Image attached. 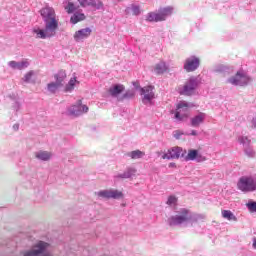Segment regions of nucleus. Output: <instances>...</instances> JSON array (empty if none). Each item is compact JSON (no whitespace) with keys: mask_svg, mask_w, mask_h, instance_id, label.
I'll use <instances>...</instances> for the list:
<instances>
[{"mask_svg":"<svg viewBox=\"0 0 256 256\" xmlns=\"http://www.w3.org/2000/svg\"><path fill=\"white\" fill-rule=\"evenodd\" d=\"M40 15L45 23V29H34L38 39H47L49 37H55L57 29H59V20L53 7L46 6L40 10Z\"/></svg>","mask_w":256,"mask_h":256,"instance_id":"1","label":"nucleus"},{"mask_svg":"<svg viewBox=\"0 0 256 256\" xmlns=\"http://www.w3.org/2000/svg\"><path fill=\"white\" fill-rule=\"evenodd\" d=\"M237 187L243 193L256 191V179L251 176H242L238 180Z\"/></svg>","mask_w":256,"mask_h":256,"instance_id":"2","label":"nucleus"},{"mask_svg":"<svg viewBox=\"0 0 256 256\" xmlns=\"http://www.w3.org/2000/svg\"><path fill=\"white\" fill-rule=\"evenodd\" d=\"M169 15H173V7L162 8L158 13L150 12L146 20L151 23H159V21H165Z\"/></svg>","mask_w":256,"mask_h":256,"instance_id":"3","label":"nucleus"},{"mask_svg":"<svg viewBox=\"0 0 256 256\" xmlns=\"http://www.w3.org/2000/svg\"><path fill=\"white\" fill-rule=\"evenodd\" d=\"M191 217H189V209L181 208L179 215L172 216L168 219V223L171 227L175 225H182V223H187Z\"/></svg>","mask_w":256,"mask_h":256,"instance_id":"4","label":"nucleus"},{"mask_svg":"<svg viewBox=\"0 0 256 256\" xmlns=\"http://www.w3.org/2000/svg\"><path fill=\"white\" fill-rule=\"evenodd\" d=\"M189 103L187 102H180L177 105L176 113H175V119L177 121H185V119L189 118Z\"/></svg>","mask_w":256,"mask_h":256,"instance_id":"5","label":"nucleus"},{"mask_svg":"<svg viewBox=\"0 0 256 256\" xmlns=\"http://www.w3.org/2000/svg\"><path fill=\"white\" fill-rule=\"evenodd\" d=\"M47 247H49L48 243L40 241L34 246L32 251L24 253V256H49V253L45 252Z\"/></svg>","mask_w":256,"mask_h":256,"instance_id":"6","label":"nucleus"},{"mask_svg":"<svg viewBox=\"0 0 256 256\" xmlns=\"http://www.w3.org/2000/svg\"><path fill=\"white\" fill-rule=\"evenodd\" d=\"M88 111L89 107H87V105H83L82 100H78L75 105H72L68 109V113L72 117H79V115H83V113H87Z\"/></svg>","mask_w":256,"mask_h":256,"instance_id":"7","label":"nucleus"},{"mask_svg":"<svg viewBox=\"0 0 256 256\" xmlns=\"http://www.w3.org/2000/svg\"><path fill=\"white\" fill-rule=\"evenodd\" d=\"M182 155L183 148L177 146L168 150L167 153L158 152V156L161 157V159H179Z\"/></svg>","mask_w":256,"mask_h":256,"instance_id":"8","label":"nucleus"},{"mask_svg":"<svg viewBox=\"0 0 256 256\" xmlns=\"http://www.w3.org/2000/svg\"><path fill=\"white\" fill-rule=\"evenodd\" d=\"M251 81L245 73L237 72L236 75L229 79V83L232 85H239L240 87H245V85H249Z\"/></svg>","mask_w":256,"mask_h":256,"instance_id":"9","label":"nucleus"},{"mask_svg":"<svg viewBox=\"0 0 256 256\" xmlns=\"http://www.w3.org/2000/svg\"><path fill=\"white\" fill-rule=\"evenodd\" d=\"M153 86H145L140 89V95H143V103H151L155 99V92H153Z\"/></svg>","mask_w":256,"mask_h":256,"instance_id":"10","label":"nucleus"},{"mask_svg":"<svg viewBox=\"0 0 256 256\" xmlns=\"http://www.w3.org/2000/svg\"><path fill=\"white\" fill-rule=\"evenodd\" d=\"M97 195L104 199H121V197H123V192L117 190H103L98 192Z\"/></svg>","mask_w":256,"mask_h":256,"instance_id":"11","label":"nucleus"},{"mask_svg":"<svg viewBox=\"0 0 256 256\" xmlns=\"http://www.w3.org/2000/svg\"><path fill=\"white\" fill-rule=\"evenodd\" d=\"M200 65L199 58L191 57L187 58L184 64V69L187 73H191V71H195Z\"/></svg>","mask_w":256,"mask_h":256,"instance_id":"12","label":"nucleus"},{"mask_svg":"<svg viewBox=\"0 0 256 256\" xmlns=\"http://www.w3.org/2000/svg\"><path fill=\"white\" fill-rule=\"evenodd\" d=\"M196 87L197 81H195V79H190L188 82H186L183 89L180 90V95H193Z\"/></svg>","mask_w":256,"mask_h":256,"instance_id":"13","label":"nucleus"},{"mask_svg":"<svg viewBox=\"0 0 256 256\" xmlns=\"http://www.w3.org/2000/svg\"><path fill=\"white\" fill-rule=\"evenodd\" d=\"M91 33H93V30H91L89 27L80 29L75 32L74 39L75 41H83V39L91 37Z\"/></svg>","mask_w":256,"mask_h":256,"instance_id":"14","label":"nucleus"},{"mask_svg":"<svg viewBox=\"0 0 256 256\" xmlns=\"http://www.w3.org/2000/svg\"><path fill=\"white\" fill-rule=\"evenodd\" d=\"M195 159L197 161H206L207 158H205V156L201 155V153H199V150H195V149H190L188 150V154L186 156V161H195Z\"/></svg>","mask_w":256,"mask_h":256,"instance_id":"15","label":"nucleus"},{"mask_svg":"<svg viewBox=\"0 0 256 256\" xmlns=\"http://www.w3.org/2000/svg\"><path fill=\"white\" fill-rule=\"evenodd\" d=\"M81 7H95L96 9H101L103 7V2L100 0H78Z\"/></svg>","mask_w":256,"mask_h":256,"instance_id":"16","label":"nucleus"},{"mask_svg":"<svg viewBox=\"0 0 256 256\" xmlns=\"http://www.w3.org/2000/svg\"><path fill=\"white\" fill-rule=\"evenodd\" d=\"M8 65L12 68V69H18L19 71H21L22 69H27V67H29V61L27 60H23L21 62H17V61H10L8 63Z\"/></svg>","mask_w":256,"mask_h":256,"instance_id":"17","label":"nucleus"},{"mask_svg":"<svg viewBox=\"0 0 256 256\" xmlns=\"http://www.w3.org/2000/svg\"><path fill=\"white\" fill-rule=\"evenodd\" d=\"M204 121H205V114L200 113L191 119V125L192 127H199V125H201V123H203Z\"/></svg>","mask_w":256,"mask_h":256,"instance_id":"18","label":"nucleus"},{"mask_svg":"<svg viewBox=\"0 0 256 256\" xmlns=\"http://www.w3.org/2000/svg\"><path fill=\"white\" fill-rule=\"evenodd\" d=\"M123 91H125V86L121 84H117L109 89V93L112 95V97H117V95H120V93H123Z\"/></svg>","mask_w":256,"mask_h":256,"instance_id":"19","label":"nucleus"},{"mask_svg":"<svg viewBox=\"0 0 256 256\" xmlns=\"http://www.w3.org/2000/svg\"><path fill=\"white\" fill-rule=\"evenodd\" d=\"M47 87H48V91H50V93H57V91H59V89H61V87H63V83L51 82L47 85Z\"/></svg>","mask_w":256,"mask_h":256,"instance_id":"20","label":"nucleus"},{"mask_svg":"<svg viewBox=\"0 0 256 256\" xmlns=\"http://www.w3.org/2000/svg\"><path fill=\"white\" fill-rule=\"evenodd\" d=\"M56 83H63L67 79V73L64 70H60L57 74L54 75Z\"/></svg>","mask_w":256,"mask_h":256,"instance_id":"21","label":"nucleus"},{"mask_svg":"<svg viewBox=\"0 0 256 256\" xmlns=\"http://www.w3.org/2000/svg\"><path fill=\"white\" fill-rule=\"evenodd\" d=\"M36 158L41 159V161H49V159H51V153L47 151H40L36 153Z\"/></svg>","mask_w":256,"mask_h":256,"instance_id":"22","label":"nucleus"},{"mask_svg":"<svg viewBox=\"0 0 256 256\" xmlns=\"http://www.w3.org/2000/svg\"><path fill=\"white\" fill-rule=\"evenodd\" d=\"M222 217L228 221H237V217L230 210H223Z\"/></svg>","mask_w":256,"mask_h":256,"instance_id":"23","label":"nucleus"},{"mask_svg":"<svg viewBox=\"0 0 256 256\" xmlns=\"http://www.w3.org/2000/svg\"><path fill=\"white\" fill-rule=\"evenodd\" d=\"M71 23H73V25L79 23V21H85V14L80 13V14H74L71 18H70Z\"/></svg>","mask_w":256,"mask_h":256,"instance_id":"24","label":"nucleus"},{"mask_svg":"<svg viewBox=\"0 0 256 256\" xmlns=\"http://www.w3.org/2000/svg\"><path fill=\"white\" fill-rule=\"evenodd\" d=\"M78 83L79 84V81H77V78L74 77V78H71L68 82V84L66 85L65 87V92H69V91H73V89H75V84Z\"/></svg>","mask_w":256,"mask_h":256,"instance_id":"25","label":"nucleus"},{"mask_svg":"<svg viewBox=\"0 0 256 256\" xmlns=\"http://www.w3.org/2000/svg\"><path fill=\"white\" fill-rule=\"evenodd\" d=\"M131 159H141L142 157H145V152L141 150H134L128 154Z\"/></svg>","mask_w":256,"mask_h":256,"instance_id":"26","label":"nucleus"},{"mask_svg":"<svg viewBox=\"0 0 256 256\" xmlns=\"http://www.w3.org/2000/svg\"><path fill=\"white\" fill-rule=\"evenodd\" d=\"M155 71L158 74L165 73V71H167V65L164 62H160L156 65Z\"/></svg>","mask_w":256,"mask_h":256,"instance_id":"27","label":"nucleus"},{"mask_svg":"<svg viewBox=\"0 0 256 256\" xmlns=\"http://www.w3.org/2000/svg\"><path fill=\"white\" fill-rule=\"evenodd\" d=\"M135 173H137V171L135 169H129L128 171H126L122 175H120V177L122 179H129V178L133 177V175Z\"/></svg>","mask_w":256,"mask_h":256,"instance_id":"28","label":"nucleus"},{"mask_svg":"<svg viewBox=\"0 0 256 256\" xmlns=\"http://www.w3.org/2000/svg\"><path fill=\"white\" fill-rule=\"evenodd\" d=\"M65 10L67 13H75L77 11V7H75V4L73 2H69L68 5L65 7Z\"/></svg>","mask_w":256,"mask_h":256,"instance_id":"29","label":"nucleus"},{"mask_svg":"<svg viewBox=\"0 0 256 256\" xmlns=\"http://www.w3.org/2000/svg\"><path fill=\"white\" fill-rule=\"evenodd\" d=\"M250 213H256V202H250L246 204Z\"/></svg>","mask_w":256,"mask_h":256,"instance_id":"30","label":"nucleus"},{"mask_svg":"<svg viewBox=\"0 0 256 256\" xmlns=\"http://www.w3.org/2000/svg\"><path fill=\"white\" fill-rule=\"evenodd\" d=\"M177 204V197L169 196L167 205H176Z\"/></svg>","mask_w":256,"mask_h":256,"instance_id":"31","label":"nucleus"},{"mask_svg":"<svg viewBox=\"0 0 256 256\" xmlns=\"http://www.w3.org/2000/svg\"><path fill=\"white\" fill-rule=\"evenodd\" d=\"M32 78H33V71H29V72L26 73V75L24 76V81H25L26 83H29Z\"/></svg>","mask_w":256,"mask_h":256,"instance_id":"32","label":"nucleus"},{"mask_svg":"<svg viewBox=\"0 0 256 256\" xmlns=\"http://www.w3.org/2000/svg\"><path fill=\"white\" fill-rule=\"evenodd\" d=\"M132 13H133V15H139L141 13V10L139 9V6H133L132 7Z\"/></svg>","mask_w":256,"mask_h":256,"instance_id":"33","label":"nucleus"},{"mask_svg":"<svg viewBox=\"0 0 256 256\" xmlns=\"http://www.w3.org/2000/svg\"><path fill=\"white\" fill-rule=\"evenodd\" d=\"M125 99H127V97H135V92H131V91H128L124 94L123 96Z\"/></svg>","mask_w":256,"mask_h":256,"instance_id":"34","label":"nucleus"},{"mask_svg":"<svg viewBox=\"0 0 256 256\" xmlns=\"http://www.w3.org/2000/svg\"><path fill=\"white\" fill-rule=\"evenodd\" d=\"M181 135H183V133H181V131L177 130V131H175L174 137L176 139H179V137H181Z\"/></svg>","mask_w":256,"mask_h":256,"instance_id":"35","label":"nucleus"},{"mask_svg":"<svg viewBox=\"0 0 256 256\" xmlns=\"http://www.w3.org/2000/svg\"><path fill=\"white\" fill-rule=\"evenodd\" d=\"M191 135H193L194 137L197 136V131L192 130Z\"/></svg>","mask_w":256,"mask_h":256,"instance_id":"36","label":"nucleus"},{"mask_svg":"<svg viewBox=\"0 0 256 256\" xmlns=\"http://www.w3.org/2000/svg\"><path fill=\"white\" fill-rule=\"evenodd\" d=\"M133 85L134 87H139V82H134Z\"/></svg>","mask_w":256,"mask_h":256,"instance_id":"37","label":"nucleus"},{"mask_svg":"<svg viewBox=\"0 0 256 256\" xmlns=\"http://www.w3.org/2000/svg\"><path fill=\"white\" fill-rule=\"evenodd\" d=\"M253 248L256 249V239L253 241Z\"/></svg>","mask_w":256,"mask_h":256,"instance_id":"38","label":"nucleus"},{"mask_svg":"<svg viewBox=\"0 0 256 256\" xmlns=\"http://www.w3.org/2000/svg\"><path fill=\"white\" fill-rule=\"evenodd\" d=\"M252 123H253L254 127H256V120H253Z\"/></svg>","mask_w":256,"mask_h":256,"instance_id":"39","label":"nucleus"},{"mask_svg":"<svg viewBox=\"0 0 256 256\" xmlns=\"http://www.w3.org/2000/svg\"><path fill=\"white\" fill-rule=\"evenodd\" d=\"M15 127V129H19V125H16V126H14Z\"/></svg>","mask_w":256,"mask_h":256,"instance_id":"40","label":"nucleus"}]
</instances>
